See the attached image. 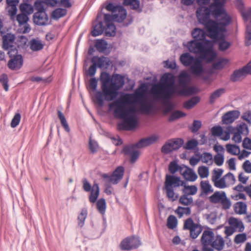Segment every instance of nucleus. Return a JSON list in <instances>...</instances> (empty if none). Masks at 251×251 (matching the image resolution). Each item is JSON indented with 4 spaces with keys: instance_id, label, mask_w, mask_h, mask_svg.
<instances>
[{
    "instance_id": "nucleus-10",
    "label": "nucleus",
    "mask_w": 251,
    "mask_h": 251,
    "mask_svg": "<svg viewBox=\"0 0 251 251\" xmlns=\"http://www.w3.org/2000/svg\"><path fill=\"white\" fill-rule=\"evenodd\" d=\"M209 201L213 203H220L223 209H229L231 206L230 200L224 191H216L209 197Z\"/></svg>"
},
{
    "instance_id": "nucleus-11",
    "label": "nucleus",
    "mask_w": 251,
    "mask_h": 251,
    "mask_svg": "<svg viewBox=\"0 0 251 251\" xmlns=\"http://www.w3.org/2000/svg\"><path fill=\"white\" fill-rule=\"evenodd\" d=\"M215 237V234L212 229L203 231L201 239L202 251H212L211 244Z\"/></svg>"
},
{
    "instance_id": "nucleus-44",
    "label": "nucleus",
    "mask_w": 251,
    "mask_h": 251,
    "mask_svg": "<svg viewBox=\"0 0 251 251\" xmlns=\"http://www.w3.org/2000/svg\"><path fill=\"white\" fill-rule=\"evenodd\" d=\"M175 212L178 215L179 218H181L183 215H190L191 213V209L188 207H183L178 206Z\"/></svg>"
},
{
    "instance_id": "nucleus-47",
    "label": "nucleus",
    "mask_w": 251,
    "mask_h": 251,
    "mask_svg": "<svg viewBox=\"0 0 251 251\" xmlns=\"http://www.w3.org/2000/svg\"><path fill=\"white\" fill-rule=\"evenodd\" d=\"M107 42L104 40H98L95 44V47L100 52H103L107 48Z\"/></svg>"
},
{
    "instance_id": "nucleus-27",
    "label": "nucleus",
    "mask_w": 251,
    "mask_h": 251,
    "mask_svg": "<svg viewBox=\"0 0 251 251\" xmlns=\"http://www.w3.org/2000/svg\"><path fill=\"white\" fill-rule=\"evenodd\" d=\"M15 36L14 34L8 33L2 37L3 48L8 50L9 47L14 46Z\"/></svg>"
},
{
    "instance_id": "nucleus-60",
    "label": "nucleus",
    "mask_w": 251,
    "mask_h": 251,
    "mask_svg": "<svg viewBox=\"0 0 251 251\" xmlns=\"http://www.w3.org/2000/svg\"><path fill=\"white\" fill-rule=\"evenodd\" d=\"M223 128L221 126H215L211 128V132L214 136H221L223 134Z\"/></svg>"
},
{
    "instance_id": "nucleus-52",
    "label": "nucleus",
    "mask_w": 251,
    "mask_h": 251,
    "mask_svg": "<svg viewBox=\"0 0 251 251\" xmlns=\"http://www.w3.org/2000/svg\"><path fill=\"white\" fill-rule=\"evenodd\" d=\"M213 184L216 187L219 189H224L227 186L225 176L213 182Z\"/></svg>"
},
{
    "instance_id": "nucleus-15",
    "label": "nucleus",
    "mask_w": 251,
    "mask_h": 251,
    "mask_svg": "<svg viewBox=\"0 0 251 251\" xmlns=\"http://www.w3.org/2000/svg\"><path fill=\"white\" fill-rule=\"evenodd\" d=\"M211 13V10L210 7L201 6L197 9L196 11L199 22L203 25H205L206 29L208 23L211 21L209 20Z\"/></svg>"
},
{
    "instance_id": "nucleus-33",
    "label": "nucleus",
    "mask_w": 251,
    "mask_h": 251,
    "mask_svg": "<svg viewBox=\"0 0 251 251\" xmlns=\"http://www.w3.org/2000/svg\"><path fill=\"white\" fill-rule=\"evenodd\" d=\"M105 26L103 25L102 22H100L98 24L94 26L93 29L91 31V34L93 36L96 37L101 35L103 31H105Z\"/></svg>"
},
{
    "instance_id": "nucleus-53",
    "label": "nucleus",
    "mask_w": 251,
    "mask_h": 251,
    "mask_svg": "<svg viewBox=\"0 0 251 251\" xmlns=\"http://www.w3.org/2000/svg\"><path fill=\"white\" fill-rule=\"evenodd\" d=\"M201 160L203 163L211 165L213 162L212 155L210 153H203L201 156Z\"/></svg>"
},
{
    "instance_id": "nucleus-36",
    "label": "nucleus",
    "mask_w": 251,
    "mask_h": 251,
    "mask_svg": "<svg viewBox=\"0 0 251 251\" xmlns=\"http://www.w3.org/2000/svg\"><path fill=\"white\" fill-rule=\"evenodd\" d=\"M225 92L224 88H220L213 92L210 95L209 102L210 103H213L216 99L221 97Z\"/></svg>"
},
{
    "instance_id": "nucleus-56",
    "label": "nucleus",
    "mask_w": 251,
    "mask_h": 251,
    "mask_svg": "<svg viewBox=\"0 0 251 251\" xmlns=\"http://www.w3.org/2000/svg\"><path fill=\"white\" fill-rule=\"evenodd\" d=\"M247 239L246 233H240L236 235L234 239V242L236 244H241L245 242Z\"/></svg>"
},
{
    "instance_id": "nucleus-29",
    "label": "nucleus",
    "mask_w": 251,
    "mask_h": 251,
    "mask_svg": "<svg viewBox=\"0 0 251 251\" xmlns=\"http://www.w3.org/2000/svg\"><path fill=\"white\" fill-rule=\"evenodd\" d=\"M249 125L244 122L238 124L236 127L230 126V128L233 129L240 133L242 135L246 136L249 133Z\"/></svg>"
},
{
    "instance_id": "nucleus-45",
    "label": "nucleus",
    "mask_w": 251,
    "mask_h": 251,
    "mask_svg": "<svg viewBox=\"0 0 251 251\" xmlns=\"http://www.w3.org/2000/svg\"><path fill=\"white\" fill-rule=\"evenodd\" d=\"M201 187L203 192L205 194L213 192L212 186L208 181H201Z\"/></svg>"
},
{
    "instance_id": "nucleus-64",
    "label": "nucleus",
    "mask_w": 251,
    "mask_h": 251,
    "mask_svg": "<svg viewBox=\"0 0 251 251\" xmlns=\"http://www.w3.org/2000/svg\"><path fill=\"white\" fill-rule=\"evenodd\" d=\"M198 145V141L195 139L191 140L187 142L185 145V149L187 150H192L196 147Z\"/></svg>"
},
{
    "instance_id": "nucleus-18",
    "label": "nucleus",
    "mask_w": 251,
    "mask_h": 251,
    "mask_svg": "<svg viewBox=\"0 0 251 251\" xmlns=\"http://www.w3.org/2000/svg\"><path fill=\"white\" fill-rule=\"evenodd\" d=\"M180 173L186 180L190 181H194L198 178L197 174L193 170L184 165H181Z\"/></svg>"
},
{
    "instance_id": "nucleus-31",
    "label": "nucleus",
    "mask_w": 251,
    "mask_h": 251,
    "mask_svg": "<svg viewBox=\"0 0 251 251\" xmlns=\"http://www.w3.org/2000/svg\"><path fill=\"white\" fill-rule=\"evenodd\" d=\"M99 194L100 190L99 185L98 184L95 183L92 186L91 194L89 197L90 202L93 203L96 202L99 196Z\"/></svg>"
},
{
    "instance_id": "nucleus-46",
    "label": "nucleus",
    "mask_w": 251,
    "mask_h": 251,
    "mask_svg": "<svg viewBox=\"0 0 251 251\" xmlns=\"http://www.w3.org/2000/svg\"><path fill=\"white\" fill-rule=\"evenodd\" d=\"M193 202L192 197L187 196L184 194L179 199V202L184 205L188 206L191 204Z\"/></svg>"
},
{
    "instance_id": "nucleus-49",
    "label": "nucleus",
    "mask_w": 251,
    "mask_h": 251,
    "mask_svg": "<svg viewBox=\"0 0 251 251\" xmlns=\"http://www.w3.org/2000/svg\"><path fill=\"white\" fill-rule=\"evenodd\" d=\"M198 173L200 176L202 178L207 177L209 174L208 168L204 166H201L198 168Z\"/></svg>"
},
{
    "instance_id": "nucleus-43",
    "label": "nucleus",
    "mask_w": 251,
    "mask_h": 251,
    "mask_svg": "<svg viewBox=\"0 0 251 251\" xmlns=\"http://www.w3.org/2000/svg\"><path fill=\"white\" fill-rule=\"evenodd\" d=\"M20 10L22 13L29 15L33 13V8L31 5L27 3H23L20 6Z\"/></svg>"
},
{
    "instance_id": "nucleus-19",
    "label": "nucleus",
    "mask_w": 251,
    "mask_h": 251,
    "mask_svg": "<svg viewBox=\"0 0 251 251\" xmlns=\"http://www.w3.org/2000/svg\"><path fill=\"white\" fill-rule=\"evenodd\" d=\"M136 148H137L134 144L131 146H126L122 150L124 153L130 155V161L132 163H134L137 160L139 155V152Z\"/></svg>"
},
{
    "instance_id": "nucleus-17",
    "label": "nucleus",
    "mask_w": 251,
    "mask_h": 251,
    "mask_svg": "<svg viewBox=\"0 0 251 251\" xmlns=\"http://www.w3.org/2000/svg\"><path fill=\"white\" fill-rule=\"evenodd\" d=\"M183 144V141L180 138L173 139L168 141L162 148V152L167 153L178 149Z\"/></svg>"
},
{
    "instance_id": "nucleus-7",
    "label": "nucleus",
    "mask_w": 251,
    "mask_h": 251,
    "mask_svg": "<svg viewBox=\"0 0 251 251\" xmlns=\"http://www.w3.org/2000/svg\"><path fill=\"white\" fill-rule=\"evenodd\" d=\"M179 88L177 89V95L189 96L196 93L195 87L188 86L190 81V75L185 71L180 73L178 76Z\"/></svg>"
},
{
    "instance_id": "nucleus-54",
    "label": "nucleus",
    "mask_w": 251,
    "mask_h": 251,
    "mask_svg": "<svg viewBox=\"0 0 251 251\" xmlns=\"http://www.w3.org/2000/svg\"><path fill=\"white\" fill-rule=\"evenodd\" d=\"M245 44L248 46L251 45V25H247L246 26Z\"/></svg>"
},
{
    "instance_id": "nucleus-23",
    "label": "nucleus",
    "mask_w": 251,
    "mask_h": 251,
    "mask_svg": "<svg viewBox=\"0 0 251 251\" xmlns=\"http://www.w3.org/2000/svg\"><path fill=\"white\" fill-rule=\"evenodd\" d=\"M225 245V241L223 237L219 234L216 235L211 244L212 251H214V250L221 251L224 249Z\"/></svg>"
},
{
    "instance_id": "nucleus-2",
    "label": "nucleus",
    "mask_w": 251,
    "mask_h": 251,
    "mask_svg": "<svg viewBox=\"0 0 251 251\" xmlns=\"http://www.w3.org/2000/svg\"><path fill=\"white\" fill-rule=\"evenodd\" d=\"M101 91H97L95 98L98 104L102 106L104 100L111 101L118 95L119 90L125 84L124 77L119 74L111 76L107 73L102 72L100 78Z\"/></svg>"
},
{
    "instance_id": "nucleus-39",
    "label": "nucleus",
    "mask_w": 251,
    "mask_h": 251,
    "mask_svg": "<svg viewBox=\"0 0 251 251\" xmlns=\"http://www.w3.org/2000/svg\"><path fill=\"white\" fill-rule=\"evenodd\" d=\"M96 205L98 211L102 215L104 214L106 207L105 199L103 198L99 199L97 201Z\"/></svg>"
},
{
    "instance_id": "nucleus-42",
    "label": "nucleus",
    "mask_w": 251,
    "mask_h": 251,
    "mask_svg": "<svg viewBox=\"0 0 251 251\" xmlns=\"http://www.w3.org/2000/svg\"><path fill=\"white\" fill-rule=\"evenodd\" d=\"M57 114L62 126L64 127V128L67 132H70V127L63 114L61 112V111H60L59 110H57Z\"/></svg>"
},
{
    "instance_id": "nucleus-14",
    "label": "nucleus",
    "mask_w": 251,
    "mask_h": 251,
    "mask_svg": "<svg viewBox=\"0 0 251 251\" xmlns=\"http://www.w3.org/2000/svg\"><path fill=\"white\" fill-rule=\"evenodd\" d=\"M124 171L125 169L123 166H119L111 175L104 174L102 175V177L105 179L107 183L116 184L123 178Z\"/></svg>"
},
{
    "instance_id": "nucleus-37",
    "label": "nucleus",
    "mask_w": 251,
    "mask_h": 251,
    "mask_svg": "<svg viewBox=\"0 0 251 251\" xmlns=\"http://www.w3.org/2000/svg\"><path fill=\"white\" fill-rule=\"evenodd\" d=\"M226 151L232 155H237L240 152V148L236 145L228 144L226 146Z\"/></svg>"
},
{
    "instance_id": "nucleus-22",
    "label": "nucleus",
    "mask_w": 251,
    "mask_h": 251,
    "mask_svg": "<svg viewBox=\"0 0 251 251\" xmlns=\"http://www.w3.org/2000/svg\"><path fill=\"white\" fill-rule=\"evenodd\" d=\"M48 20L49 18L46 12H36L33 15L34 23L37 25H46Z\"/></svg>"
},
{
    "instance_id": "nucleus-32",
    "label": "nucleus",
    "mask_w": 251,
    "mask_h": 251,
    "mask_svg": "<svg viewBox=\"0 0 251 251\" xmlns=\"http://www.w3.org/2000/svg\"><path fill=\"white\" fill-rule=\"evenodd\" d=\"M234 212L238 214L242 215L246 214L247 205L241 201L237 202L233 205Z\"/></svg>"
},
{
    "instance_id": "nucleus-48",
    "label": "nucleus",
    "mask_w": 251,
    "mask_h": 251,
    "mask_svg": "<svg viewBox=\"0 0 251 251\" xmlns=\"http://www.w3.org/2000/svg\"><path fill=\"white\" fill-rule=\"evenodd\" d=\"M186 115V113L179 110H176L171 114L169 118V121L172 122L180 118L185 117Z\"/></svg>"
},
{
    "instance_id": "nucleus-63",
    "label": "nucleus",
    "mask_w": 251,
    "mask_h": 251,
    "mask_svg": "<svg viewBox=\"0 0 251 251\" xmlns=\"http://www.w3.org/2000/svg\"><path fill=\"white\" fill-rule=\"evenodd\" d=\"M21 120V115L19 113H16L13 118L11 126L13 128L16 127L19 124Z\"/></svg>"
},
{
    "instance_id": "nucleus-1",
    "label": "nucleus",
    "mask_w": 251,
    "mask_h": 251,
    "mask_svg": "<svg viewBox=\"0 0 251 251\" xmlns=\"http://www.w3.org/2000/svg\"><path fill=\"white\" fill-rule=\"evenodd\" d=\"M147 90L145 86L141 85L134 93L121 95L109 104V110L112 111L114 116L122 120L118 125L119 129L130 130L135 128L138 123L136 113L151 112L153 104L146 96Z\"/></svg>"
},
{
    "instance_id": "nucleus-38",
    "label": "nucleus",
    "mask_w": 251,
    "mask_h": 251,
    "mask_svg": "<svg viewBox=\"0 0 251 251\" xmlns=\"http://www.w3.org/2000/svg\"><path fill=\"white\" fill-rule=\"evenodd\" d=\"M199 101L200 98L198 97H194L185 101L183 104V106L185 108L190 109L196 105Z\"/></svg>"
},
{
    "instance_id": "nucleus-50",
    "label": "nucleus",
    "mask_w": 251,
    "mask_h": 251,
    "mask_svg": "<svg viewBox=\"0 0 251 251\" xmlns=\"http://www.w3.org/2000/svg\"><path fill=\"white\" fill-rule=\"evenodd\" d=\"M124 4L125 5H129L133 9H137L139 8L140 1L139 0H124Z\"/></svg>"
},
{
    "instance_id": "nucleus-35",
    "label": "nucleus",
    "mask_w": 251,
    "mask_h": 251,
    "mask_svg": "<svg viewBox=\"0 0 251 251\" xmlns=\"http://www.w3.org/2000/svg\"><path fill=\"white\" fill-rule=\"evenodd\" d=\"M183 186L184 187L183 192L184 194L187 195V196H190V195H194L197 192V187L195 185L187 186L184 185V183H183Z\"/></svg>"
},
{
    "instance_id": "nucleus-13",
    "label": "nucleus",
    "mask_w": 251,
    "mask_h": 251,
    "mask_svg": "<svg viewBox=\"0 0 251 251\" xmlns=\"http://www.w3.org/2000/svg\"><path fill=\"white\" fill-rule=\"evenodd\" d=\"M183 228L189 230L190 237L194 239L197 238L202 230L201 226L195 223L191 218H189L185 221Z\"/></svg>"
},
{
    "instance_id": "nucleus-51",
    "label": "nucleus",
    "mask_w": 251,
    "mask_h": 251,
    "mask_svg": "<svg viewBox=\"0 0 251 251\" xmlns=\"http://www.w3.org/2000/svg\"><path fill=\"white\" fill-rule=\"evenodd\" d=\"M177 221L176 217L173 215H170L167 219V226L169 228L174 229L176 227Z\"/></svg>"
},
{
    "instance_id": "nucleus-5",
    "label": "nucleus",
    "mask_w": 251,
    "mask_h": 251,
    "mask_svg": "<svg viewBox=\"0 0 251 251\" xmlns=\"http://www.w3.org/2000/svg\"><path fill=\"white\" fill-rule=\"evenodd\" d=\"M175 83V77L173 74H164L161 77L160 83L153 85L151 89L154 99L165 102L174 95H177V89Z\"/></svg>"
},
{
    "instance_id": "nucleus-55",
    "label": "nucleus",
    "mask_w": 251,
    "mask_h": 251,
    "mask_svg": "<svg viewBox=\"0 0 251 251\" xmlns=\"http://www.w3.org/2000/svg\"><path fill=\"white\" fill-rule=\"evenodd\" d=\"M223 173V170L222 169H215L212 172L211 180L213 182L221 178Z\"/></svg>"
},
{
    "instance_id": "nucleus-30",
    "label": "nucleus",
    "mask_w": 251,
    "mask_h": 251,
    "mask_svg": "<svg viewBox=\"0 0 251 251\" xmlns=\"http://www.w3.org/2000/svg\"><path fill=\"white\" fill-rule=\"evenodd\" d=\"M247 74H248L244 67L240 69L235 70L231 75L230 79L232 81L235 82L244 78Z\"/></svg>"
},
{
    "instance_id": "nucleus-40",
    "label": "nucleus",
    "mask_w": 251,
    "mask_h": 251,
    "mask_svg": "<svg viewBox=\"0 0 251 251\" xmlns=\"http://www.w3.org/2000/svg\"><path fill=\"white\" fill-rule=\"evenodd\" d=\"M66 14L67 10L65 9L57 8L52 12L51 17L53 19L57 20L64 16Z\"/></svg>"
},
{
    "instance_id": "nucleus-6",
    "label": "nucleus",
    "mask_w": 251,
    "mask_h": 251,
    "mask_svg": "<svg viewBox=\"0 0 251 251\" xmlns=\"http://www.w3.org/2000/svg\"><path fill=\"white\" fill-rule=\"evenodd\" d=\"M181 64L185 66H190L191 73L196 76H201L205 72L202 63L199 58H194L189 53L182 54L179 58Z\"/></svg>"
},
{
    "instance_id": "nucleus-57",
    "label": "nucleus",
    "mask_w": 251,
    "mask_h": 251,
    "mask_svg": "<svg viewBox=\"0 0 251 251\" xmlns=\"http://www.w3.org/2000/svg\"><path fill=\"white\" fill-rule=\"evenodd\" d=\"M230 132L231 134H233V137H232V140L235 143H239L242 141V134L238 133L236 131L233 130L230 128Z\"/></svg>"
},
{
    "instance_id": "nucleus-21",
    "label": "nucleus",
    "mask_w": 251,
    "mask_h": 251,
    "mask_svg": "<svg viewBox=\"0 0 251 251\" xmlns=\"http://www.w3.org/2000/svg\"><path fill=\"white\" fill-rule=\"evenodd\" d=\"M92 62L100 69H107L111 64L110 59L104 56H94L92 59Z\"/></svg>"
},
{
    "instance_id": "nucleus-26",
    "label": "nucleus",
    "mask_w": 251,
    "mask_h": 251,
    "mask_svg": "<svg viewBox=\"0 0 251 251\" xmlns=\"http://www.w3.org/2000/svg\"><path fill=\"white\" fill-rule=\"evenodd\" d=\"M16 20L19 25H24V33L28 32L30 30L29 25L27 24L28 17L26 14L22 13L17 15Z\"/></svg>"
},
{
    "instance_id": "nucleus-34",
    "label": "nucleus",
    "mask_w": 251,
    "mask_h": 251,
    "mask_svg": "<svg viewBox=\"0 0 251 251\" xmlns=\"http://www.w3.org/2000/svg\"><path fill=\"white\" fill-rule=\"evenodd\" d=\"M226 33L223 38H212V39L219 41V48L220 50L224 51L227 50L230 46V43L225 40Z\"/></svg>"
},
{
    "instance_id": "nucleus-9",
    "label": "nucleus",
    "mask_w": 251,
    "mask_h": 251,
    "mask_svg": "<svg viewBox=\"0 0 251 251\" xmlns=\"http://www.w3.org/2000/svg\"><path fill=\"white\" fill-rule=\"evenodd\" d=\"M105 9L112 12L111 16L117 22H122L126 17V10L122 6H115L112 3H107Z\"/></svg>"
},
{
    "instance_id": "nucleus-8",
    "label": "nucleus",
    "mask_w": 251,
    "mask_h": 251,
    "mask_svg": "<svg viewBox=\"0 0 251 251\" xmlns=\"http://www.w3.org/2000/svg\"><path fill=\"white\" fill-rule=\"evenodd\" d=\"M183 185V181L180 177L174 176L167 175L165 182V187L167 196L172 201L176 200L177 195L174 193V188Z\"/></svg>"
},
{
    "instance_id": "nucleus-62",
    "label": "nucleus",
    "mask_w": 251,
    "mask_h": 251,
    "mask_svg": "<svg viewBox=\"0 0 251 251\" xmlns=\"http://www.w3.org/2000/svg\"><path fill=\"white\" fill-rule=\"evenodd\" d=\"M241 119L247 122L249 126H251V111H247L241 116Z\"/></svg>"
},
{
    "instance_id": "nucleus-20",
    "label": "nucleus",
    "mask_w": 251,
    "mask_h": 251,
    "mask_svg": "<svg viewBox=\"0 0 251 251\" xmlns=\"http://www.w3.org/2000/svg\"><path fill=\"white\" fill-rule=\"evenodd\" d=\"M240 116V112L238 110L229 111L225 113L222 118L224 124L228 125L232 124Z\"/></svg>"
},
{
    "instance_id": "nucleus-16",
    "label": "nucleus",
    "mask_w": 251,
    "mask_h": 251,
    "mask_svg": "<svg viewBox=\"0 0 251 251\" xmlns=\"http://www.w3.org/2000/svg\"><path fill=\"white\" fill-rule=\"evenodd\" d=\"M115 21L110 14L104 15V23L105 24V35L106 36H114L116 34V27L113 22Z\"/></svg>"
},
{
    "instance_id": "nucleus-3",
    "label": "nucleus",
    "mask_w": 251,
    "mask_h": 251,
    "mask_svg": "<svg viewBox=\"0 0 251 251\" xmlns=\"http://www.w3.org/2000/svg\"><path fill=\"white\" fill-rule=\"evenodd\" d=\"M192 35L195 40L188 42L186 45L190 52L199 55L200 58L206 60L207 61H212L216 56L213 50L212 43L206 40V45L197 41H204L207 36L205 31L199 28H195L192 31ZM207 36H209L208 33ZM184 46L185 45L183 44Z\"/></svg>"
},
{
    "instance_id": "nucleus-58",
    "label": "nucleus",
    "mask_w": 251,
    "mask_h": 251,
    "mask_svg": "<svg viewBox=\"0 0 251 251\" xmlns=\"http://www.w3.org/2000/svg\"><path fill=\"white\" fill-rule=\"evenodd\" d=\"M181 165L178 166L176 161H172L170 163L169 166V170L171 173L174 174L176 173L177 171H179L180 172V168Z\"/></svg>"
},
{
    "instance_id": "nucleus-25",
    "label": "nucleus",
    "mask_w": 251,
    "mask_h": 251,
    "mask_svg": "<svg viewBox=\"0 0 251 251\" xmlns=\"http://www.w3.org/2000/svg\"><path fill=\"white\" fill-rule=\"evenodd\" d=\"M23 59L22 55H18L11 58L8 63V67L11 70H18L22 66Z\"/></svg>"
},
{
    "instance_id": "nucleus-59",
    "label": "nucleus",
    "mask_w": 251,
    "mask_h": 251,
    "mask_svg": "<svg viewBox=\"0 0 251 251\" xmlns=\"http://www.w3.org/2000/svg\"><path fill=\"white\" fill-rule=\"evenodd\" d=\"M214 161L215 163L217 166H221L223 165L224 161V156L223 153H218L214 157Z\"/></svg>"
},
{
    "instance_id": "nucleus-24",
    "label": "nucleus",
    "mask_w": 251,
    "mask_h": 251,
    "mask_svg": "<svg viewBox=\"0 0 251 251\" xmlns=\"http://www.w3.org/2000/svg\"><path fill=\"white\" fill-rule=\"evenodd\" d=\"M228 224L232 226L236 231L241 232L245 229L242 221L237 218L231 217L228 219Z\"/></svg>"
},
{
    "instance_id": "nucleus-28",
    "label": "nucleus",
    "mask_w": 251,
    "mask_h": 251,
    "mask_svg": "<svg viewBox=\"0 0 251 251\" xmlns=\"http://www.w3.org/2000/svg\"><path fill=\"white\" fill-rule=\"evenodd\" d=\"M30 49L33 51H37L42 50L44 44L43 42L39 39H32L29 42Z\"/></svg>"
},
{
    "instance_id": "nucleus-4",
    "label": "nucleus",
    "mask_w": 251,
    "mask_h": 251,
    "mask_svg": "<svg viewBox=\"0 0 251 251\" xmlns=\"http://www.w3.org/2000/svg\"><path fill=\"white\" fill-rule=\"evenodd\" d=\"M226 0H223L221 5L216 6L211 14L217 19V22L211 21L207 25V31L210 38H223L226 32V26L228 25L231 18L224 9Z\"/></svg>"
},
{
    "instance_id": "nucleus-12",
    "label": "nucleus",
    "mask_w": 251,
    "mask_h": 251,
    "mask_svg": "<svg viewBox=\"0 0 251 251\" xmlns=\"http://www.w3.org/2000/svg\"><path fill=\"white\" fill-rule=\"evenodd\" d=\"M140 245L139 237L132 236L123 239L120 244V248L123 251H131L137 248Z\"/></svg>"
},
{
    "instance_id": "nucleus-41",
    "label": "nucleus",
    "mask_w": 251,
    "mask_h": 251,
    "mask_svg": "<svg viewBox=\"0 0 251 251\" xmlns=\"http://www.w3.org/2000/svg\"><path fill=\"white\" fill-rule=\"evenodd\" d=\"M87 216V210L84 208L81 210V213L78 216V225L79 227H82L85 221V219Z\"/></svg>"
},
{
    "instance_id": "nucleus-61",
    "label": "nucleus",
    "mask_w": 251,
    "mask_h": 251,
    "mask_svg": "<svg viewBox=\"0 0 251 251\" xmlns=\"http://www.w3.org/2000/svg\"><path fill=\"white\" fill-rule=\"evenodd\" d=\"M0 82L2 84L4 89L7 91L8 90V77L6 74H2L0 77Z\"/></svg>"
}]
</instances>
